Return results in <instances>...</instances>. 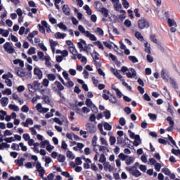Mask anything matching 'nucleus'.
Listing matches in <instances>:
<instances>
[{
  "label": "nucleus",
  "mask_w": 180,
  "mask_h": 180,
  "mask_svg": "<svg viewBox=\"0 0 180 180\" xmlns=\"http://www.w3.org/2000/svg\"><path fill=\"white\" fill-rule=\"evenodd\" d=\"M138 27L140 30L148 29L150 27V22L146 18H142L138 20Z\"/></svg>",
  "instance_id": "obj_2"
},
{
  "label": "nucleus",
  "mask_w": 180,
  "mask_h": 180,
  "mask_svg": "<svg viewBox=\"0 0 180 180\" xmlns=\"http://www.w3.org/2000/svg\"><path fill=\"white\" fill-rule=\"evenodd\" d=\"M78 30L79 31L82 33L84 35H86V31L85 30V28L82 25H79L78 26Z\"/></svg>",
  "instance_id": "obj_36"
},
{
  "label": "nucleus",
  "mask_w": 180,
  "mask_h": 180,
  "mask_svg": "<svg viewBox=\"0 0 180 180\" xmlns=\"http://www.w3.org/2000/svg\"><path fill=\"white\" fill-rule=\"evenodd\" d=\"M4 141H6V143H12L15 141V138L12 136L10 138H6L4 139Z\"/></svg>",
  "instance_id": "obj_58"
},
{
  "label": "nucleus",
  "mask_w": 180,
  "mask_h": 180,
  "mask_svg": "<svg viewBox=\"0 0 180 180\" xmlns=\"http://www.w3.org/2000/svg\"><path fill=\"white\" fill-rule=\"evenodd\" d=\"M55 84H56L58 89H59V91H64V86H63V84H61V83L56 81V82H55Z\"/></svg>",
  "instance_id": "obj_33"
},
{
  "label": "nucleus",
  "mask_w": 180,
  "mask_h": 180,
  "mask_svg": "<svg viewBox=\"0 0 180 180\" xmlns=\"http://www.w3.org/2000/svg\"><path fill=\"white\" fill-rule=\"evenodd\" d=\"M8 108L11 109V110H14V112H19V107L16 105L10 104Z\"/></svg>",
  "instance_id": "obj_24"
},
{
  "label": "nucleus",
  "mask_w": 180,
  "mask_h": 180,
  "mask_svg": "<svg viewBox=\"0 0 180 180\" xmlns=\"http://www.w3.org/2000/svg\"><path fill=\"white\" fill-rule=\"evenodd\" d=\"M134 157L133 156H128L127 158V160H125V163L127 164V165H131V164H133L134 162Z\"/></svg>",
  "instance_id": "obj_14"
},
{
  "label": "nucleus",
  "mask_w": 180,
  "mask_h": 180,
  "mask_svg": "<svg viewBox=\"0 0 180 180\" xmlns=\"http://www.w3.org/2000/svg\"><path fill=\"white\" fill-rule=\"evenodd\" d=\"M67 34L61 33V32H56L55 34L56 39H64Z\"/></svg>",
  "instance_id": "obj_25"
},
{
  "label": "nucleus",
  "mask_w": 180,
  "mask_h": 180,
  "mask_svg": "<svg viewBox=\"0 0 180 180\" xmlns=\"http://www.w3.org/2000/svg\"><path fill=\"white\" fill-rule=\"evenodd\" d=\"M0 34H2V36H4V37H8V36H9V31L1 28L0 29Z\"/></svg>",
  "instance_id": "obj_21"
},
{
  "label": "nucleus",
  "mask_w": 180,
  "mask_h": 180,
  "mask_svg": "<svg viewBox=\"0 0 180 180\" xmlns=\"http://www.w3.org/2000/svg\"><path fill=\"white\" fill-rule=\"evenodd\" d=\"M21 111L27 113L29 112V107H27L26 105H23L21 108Z\"/></svg>",
  "instance_id": "obj_55"
},
{
  "label": "nucleus",
  "mask_w": 180,
  "mask_h": 180,
  "mask_svg": "<svg viewBox=\"0 0 180 180\" xmlns=\"http://www.w3.org/2000/svg\"><path fill=\"white\" fill-rule=\"evenodd\" d=\"M41 148H44L46 146H49L50 144V142H49L48 140H45L44 141H41L40 143Z\"/></svg>",
  "instance_id": "obj_34"
},
{
  "label": "nucleus",
  "mask_w": 180,
  "mask_h": 180,
  "mask_svg": "<svg viewBox=\"0 0 180 180\" xmlns=\"http://www.w3.org/2000/svg\"><path fill=\"white\" fill-rule=\"evenodd\" d=\"M167 120L169 122L170 126H174V124H175L174 120H172V117H171L170 116L167 117Z\"/></svg>",
  "instance_id": "obj_48"
},
{
  "label": "nucleus",
  "mask_w": 180,
  "mask_h": 180,
  "mask_svg": "<svg viewBox=\"0 0 180 180\" xmlns=\"http://www.w3.org/2000/svg\"><path fill=\"white\" fill-rule=\"evenodd\" d=\"M33 85L34 88H37V89H41V88H43V85L40 84L38 81H34L33 82Z\"/></svg>",
  "instance_id": "obj_26"
},
{
  "label": "nucleus",
  "mask_w": 180,
  "mask_h": 180,
  "mask_svg": "<svg viewBox=\"0 0 180 180\" xmlns=\"http://www.w3.org/2000/svg\"><path fill=\"white\" fill-rule=\"evenodd\" d=\"M114 8L115 11H120V8H122V4H120V1L118 3H116L114 4Z\"/></svg>",
  "instance_id": "obj_47"
},
{
  "label": "nucleus",
  "mask_w": 180,
  "mask_h": 180,
  "mask_svg": "<svg viewBox=\"0 0 180 180\" xmlns=\"http://www.w3.org/2000/svg\"><path fill=\"white\" fill-rule=\"evenodd\" d=\"M34 75H36L38 79H41L43 78V72L39 68H35L34 69Z\"/></svg>",
  "instance_id": "obj_8"
},
{
  "label": "nucleus",
  "mask_w": 180,
  "mask_h": 180,
  "mask_svg": "<svg viewBox=\"0 0 180 180\" xmlns=\"http://www.w3.org/2000/svg\"><path fill=\"white\" fill-rule=\"evenodd\" d=\"M100 12H101V13H103V16L105 18H108L109 16V10H108L106 8H102Z\"/></svg>",
  "instance_id": "obj_20"
},
{
  "label": "nucleus",
  "mask_w": 180,
  "mask_h": 180,
  "mask_svg": "<svg viewBox=\"0 0 180 180\" xmlns=\"http://www.w3.org/2000/svg\"><path fill=\"white\" fill-rule=\"evenodd\" d=\"M15 72H16L17 75L21 78H23V77H26V75H27V73H26V72H25L22 68H15Z\"/></svg>",
  "instance_id": "obj_7"
},
{
  "label": "nucleus",
  "mask_w": 180,
  "mask_h": 180,
  "mask_svg": "<svg viewBox=\"0 0 180 180\" xmlns=\"http://www.w3.org/2000/svg\"><path fill=\"white\" fill-rule=\"evenodd\" d=\"M67 147H68V145H67V143H65V141H63L61 144V148L63 150H67Z\"/></svg>",
  "instance_id": "obj_62"
},
{
  "label": "nucleus",
  "mask_w": 180,
  "mask_h": 180,
  "mask_svg": "<svg viewBox=\"0 0 180 180\" xmlns=\"http://www.w3.org/2000/svg\"><path fill=\"white\" fill-rule=\"evenodd\" d=\"M90 108L94 113H98V108L94 104Z\"/></svg>",
  "instance_id": "obj_63"
},
{
  "label": "nucleus",
  "mask_w": 180,
  "mask_h": 180,
  "mask_svg": "<svg viewBox=\"0 0 180 180\" xmlns=\"http://www.w3.org/2000/svg\"><path fill=\"white\" fill-rule=\"evenodd\" d=\"M25 161V158H21L20 160H15V162H16V164L19 166V167H22V165H23V162Z\"/></svg>",
  "instance_id": "obj_31"
},
{
  "label": "nucleus",
  "mask_w": 180,
  "mask_h": 180,
  "mask_svg": "<svg viewBox=\"0 0 180 180\" xmlns=\"http://www.w3.org/2000/svg\"><path fill=\"white\" fill-rule=\"evenodd\" d=\"M126 75L128 77V78H133L136 75V70L133 68H131L129 72L126 73Z\"/></svg>",
  "instance_id": "obj_10"
},
{
  "label": "nucleus",
  "mask_w": 180,
  "mask_h": 180,
  "mask_svg": "<svg viewBox=\"0 0 180 180\" xmlns=\"http://www.w3.org/2000/svg\"><path fill=\"white\" fill-rule=\"evenodd\" d=\"M0 103L3 108L8 106L9 103V98L8 97H3L0 99Z\"/></svg>",
  "instance_id": "obj_9"
},
{
  "label": "nucleus",
  "mask_w": 180,
  "mask_h": 180,
  "mask_svg": "<svg viewBox=\"0 0 180 180\" xmlns=\"http://www.w3.org/2000/svg\"><path fill=\"white\" fill-rule=\"evenodd\" d=\"M11 149L16 150V151H20V148H19V144L18 145L17 143H12Z\"/></svg>",
  "instance_id": "obj_38"
},
{
  "label": "nucleus",
  "mask_w": 180,
  "mask_h": 180,
  "mask_svg": "<svg viewBox=\"0 0 180 180\" xmlns=\"http://www.w3.org/2000/svg\"><path fill=\"white\" fill-rule=\"evenodd\" d=\"M37 56L39 58V60H41V61H44V53L41 51H39L37 53Z\"/></svg>",
  "instance_id": "obj_44"
},
{
  "label": "nucleus",
  "mask_w": 180,
  "mask_h": 180,
  "mask_svg": "<svg viewBox=\"0 0 180 180\" xmlns=\"http://www.w3.org/2000/svg\"><path fill=\"white\" fill-rule=\"evenodd\" d=\"M62 11L63 13H65V15H67V16H70V15H71V10L68 8V6L67 5H63Z\"/></svg>",
  "instance_id": "obj_11"
},
{
  "label": "nucleus",
  "mask_w": 180,
  "mask_h": 180,
  "mask_svg": "<svg viewBox=\"0 0 180 180\" xmlns=\"http://www.w3.org/2000/svg\"><path fill=\"white\" fill-rule=\"evenodd\" d=\"M36 168L38 172H39V176H41V178H43V176H44V174H46V170H44V168L41 167V164L39 162H37Z\"/></svg>",
  "instance_id": "obj_6"
},
{
  "label": "nucleus",
  "mask_w": 180,
  "mask_h": 180,
  "mask_svg": "<svg viewBox=\"0 0 180 180\" xmlns=\"http://www.w3.org/2000/svg\"><path fill=\"white\" fill-rule=\"evenodd\" d=\"M128 58H129V60H130V61H132L134 63H139V59H137V58H136V56H130L128 57Z\"/></svg>",
  "instance_id": "obj_45"
},
{
  "label": "nucleus",
  "mask_w": 180,
  "mask_h": 180,
  "mask_svg": "<svg viewBox=\"0 0 180 180\" xmlns=\"http://www.w3.org/2000/svg\"><path fill=\"white\" fill-rule=\"evenodd\" d=\"M148 116L150 117V120H157V115L149 113Z\"/></svg>",
  "instance_id": "obj_49"
},
{
  "label": "nucleus",
  "mask_w": 180,
  "mask_h": 180,
  "mask_svg": "<svg viewBox=\"0 0 180 180\" xmlns=\"http://www.w3.org/2000/svg\"><path fill=\"white\" fill-rule=\"evenodd\" d=\"M172 153L174 154V155H180V150L172 149Z\"/></svg>",
  "instance_id": "obj_64"
},
{
  "label": "nucleus",
  "mask_w": 180,
  "mask_h": 180,
  "mask_svg": "<svg viewBox=\"0 0 180 180\" xmlns=\"http://www.w3.org/2000/svg\"><path fill=\"white\" fill-rule=\"evenodd\" d=\"M77 46L80 51H82V49H84V46H86V41H85V40L82 39H80L79 42L77 43Z\"/></svg>",
  "instance_id": "obj_12"
},
{
  "label": "nucleus",
  "mask_w": 180,
  "mask_h": 180,
  "mask_svg": "<svg viewBox=\"0 0 180 180\" xmlns=\"http://www.w3.org/2000/svg\"><path fill=\"white\" fill-rule=\"evenodd\" d=\"M109 141H110V146H115V144L116 143V137L113 136H110Z\"/></svg>",
  "instance_id": "obj_29"
},
{
  "label": "nucleus",
  "mask_w": 180,
  "mask_h": 180,
  "mask_svg": "<svg viewBox=\"0 0 180 180\" xmlns=\"http://www.w3.org/2000/svg\"><path fill=\"white\" fill-rule=\"evenodd\" d=\"M96 46H98V49L103 50V44H102V42L100 41H97L96 42L94 43Z\"/></svg>",
  "instance_id": "obj_51"
},
{
  "label": "nucleus",
  "mask_w": 180,
  "mask_h": 180,
  "mask_svg": "<svg viewBox=\"0 0 180 180\" xmlns=\"http://www.w3.org/2000/svg\"><path fill=\"white\" fill-rule=\"evenodd\" d=\"M95 4H96V11H98V12L102 11V9H103L104 8L103 5H102V3H101L100 1H96Z\"/></svg>",
  "instance_id": "obj_17"
},
{
  "label": "nucleus",
  "mask_w": 180,
  "mask_h": 180,
  "mask_svg": "<svg viewBox=\"0 0 180 180\" xmlns=\"http://www.w3.org/2000/svg\"><path fill=\"white\" fill-rule=\"evenodd\" d=\"M69 51L73 54V56H77L78 54V51L74 46L69 47Z\"/></svg>",
  "instance_id": "obj_27"
},
{
  "label": "nucleus",
  "mask_w": 180,
  "mask_h": 180,
  "mask_svg": "<svg viewBox=\"0 0 180 180\" xmlns=\"http://www.w3.org/2000/svg\"><path fill=\"white\" fill-rule=\"evenodd\" d=\"M42 99L45 103H50V97L48 96H43Z\"/></svg>",
  "instance_id": "obj_57"
},
{
  "label": "nucleus",
  "mask_w": 180,
  "mask_h": 180,
  "mask_svg": "<svg viewBox=\"0 0 180 180\" xmlns=\"http://www.w3.org/2000/svg\"><path fill=\"white\" fill-rule=\"evenodd\" d=\"M111 71H112V72H113L114 75H115V77H117V78H118V79H122V78H123V76H122V75H120V73H119L118 70H115V68H112Z\"/></svg>",
  "instance_id": "obj_13"
},
{
  "label": "nucleus",
  "mask_w": 180,
  "mask_h": 180,
  "mask_svg": "<svg viewBox=\"0 0 180 180\" xmlns=\"http://www.w3.org/2000/svg\"><path fill=\"white\" fill-rule=\"evenodd\" d=\"M169 82L174 88H175L176 89H178V84H176V82L175 81V79L170 78Z\"/></svg>",
  "instance_id": "obj_32"
},
{
  "label": "nucleus",
  "mask_w": 180,
  "mask_h": 180,
  "mask_svg": "<svg viewBox=\"0 0 180 180\" xmlns=\"http://www.w3.org/2000/svg\"><path fill=\"white\" fill-rule=\"evenodd\" d=\"M129 157V155H126L124 153H121L119 155L118 158L120 160H122V161H126L127 158Z\"/></svg>",
  "instance_id": "obj_37"
},
{
  "label": "nucleus",
  "mask_w": 180,
  "mask_h": 180,
  "mask_svg": "<svg viewBox=\"0 0 180 180\" xmlns=\"http://www.w3.org/2000/svg\"><path fill=\"white\" fill-rule=\"evenodd\" d=\"M122 5L125 9H128L129 6H130V4H129L127 0H122Z\"/></svg>",
  "instance_id": "obj_40"
},
{
  "label": "nucleus",
  "mask_w": 180,
  "mask_h": 180,
  "mask_svg": "<svg viewBox=\"0 0 180 180\" xmlns=\"http://www.w3.org/2000/svg\"><path fill=\"white\" fill-rule=\"evenodd\" d=\"M58 26L60 29H62L63 30H67V26L63 22H60L59 24H58Z\"/></svg>",
  "instance_id": "obj_52"
},
{
  "label": "nucleus",
  "mask_w": 180,
  "mask_h": 180,
  "mask_svg": "<svg viewBox=\"0 0 180 180\" xmlns=\"http://www.w3.org/2000/svg\"><path fill=\"white\" fill-rule=\"evenodd\" d=\"M27 54H29V56H32V54H36V48L34 47L30 48L27 51Z\"/></svg>",
  "instance_id": "obj_35"
},
{
  "label": "nucleus",
  "mask_w": 180,
  "mask_h": 180,
  "mask_svg": "<svg viewBox=\"0 0 180 180\" xmlns=\"http://www.w3.org/2000/svg\"><path fill=\"white\" fill-rule=\"evenodd\" d=\"M86 129L89 133L94 134L96 132V126H95V124H94L93 123H86Z\"/></svg>",
  "instance_id": "obj_5"
},
{
  "label": "nucleus",
  "mask_w": 180,
  "mask_h": 180,
  "mask_svg": "<svg viewBox=\"0 0 180 180\" xmlns=\"http://www.w3.org/2000/svg\"><path fill=\"white\" fill-rule=\"evenodd\" d=\"M103 127L105 130H108V131H110V130H112V125H110V124L108 122L103 123Z\"/></svg>",
  "instance_id": "obj_28"
},
{
  "label": "nucleus",
  "mask_w": 180,
  "mask_h": 180,
  "mask_svg": "<svg viewBox=\"0 0 180 180\" xmlns=\"http://www.w3.org/2000/svg\"><path fill=\"white\" fill-rule=\"evenodd\" d=\"M104 116L105 119H110V111L106 110L104 112Z\"/></svg>",
  "instance_id": "obj_60"
},
{
  "label": "nucleus",
  "mask_w": 180,
  "mask_h": 180,
  "mask_svg": "<svg viewBox=\"0 0 180 180\" xmlns=\"http://www.w3.org/2000/svg\"><path fill=\"white\" fill-rule=\"evenodd\" d=\"M45 60V65H46V67H49V68L51 67V58H50V56H44V59Z\"/></svg>",
  "instance_id": "obj_15"
},
{
  "label": "nucleus",
  "mask_w": 180,
  "mask_h": 180,
  "mask_svg": "<svg viewBox=\"0 0 180 180\" xmlns=\"http://www.w3.org/2000/svg\"><path fill=\"white\" fill-rule=\"evenodd\" d=\"M22 138L24 139L25 141H29L30 139V136L29 134H24L22 135Z\"/></svg>",
  "instance_id": "obj_59"
},
{
  "label": "nucleus",
  "mask_w": 180,
  "mask_h": 180,
  "mask_svg": "<svg viewBox=\"0 0 180 180\" xmlns=\"http://www.w3.org/2000/svg\"><path fill=\"white\" fill-rule=\"evenodd\" d=\"M165 13L167 18V23L168 26L170 27V31L172 32V33H175L176 32V27L178 26V25H176V22H175L174 19H171L169 18V17H168L167 12H165Z\"/></svg>",
  "instance_id": "obj_1"
},
{
  "label": "nucleus",
  "mask_w": 180,
  "mask_h": 180,
  "mask_svg": "<svg viewBox=\"0 0 180 180\" xmlns=\"http://www.w3.org/2000/svg\"><path fill=\"white\" fill-rule=\"evenodd\" d=\"M49 82H50L49 81V79H44L43 80V82H42V86H46V87L49 86Z\"/></svg>",
  "instance_id": "obj_61"
},
{
  "label": "nucleus",
  "mask_w": 180,
  "mask_h": 180,
  "mask_svg": "<svg viewBox=\"0 0 180 180\" xmlns=\"http://www.w3.org/2000/svg\"><path fill=\"white\" fill-rule=\"evenodd\" d=\"M143 99L145 101H147V102H150L151 101V97H150V96L148 95V94L146 93L143 95Z\"/></svg>",
  "instance_id": "obj_53"
},
{
  "label": "nucleus",
  "mask_w": 180,
  "mask_h": 180,
  "mask_svg": "<svg viewBox=\"0 0 180 180\" xmlns=\"http://www.w3.org/2000/svg\"><path fill=\"white\" fill-rule=\"evenodd\" d=\"M126 169H127V171H129L130 174L133 175V176H136V178H138V176H141V172L136 169V166H133L131 167H126Z\"/></svg>",
  "instance_id": "obj_3"
},
{
  "label": "nucleus",
  "mask_w": 180,
  "mask_h": 180,
  "mask_svg": "<svg viewBox=\"0 0 180 180\" xmlns=\"http://www.w3.org/2000/svg\"><path fill=\"white\" fill-rule=\"evenodd\" d=\"M162 172H163L165 175H170L171 171L168 168L162 169Z\"/></svg>",
  "instance_id": "obj_46"
},
{
  "label": "nucleus",
  "mask_w": 180,
  "mask_h": 180,
  "mask_svg": "<svg viewBox=\"0 0 180 180\" xmlns=\"http://www.w3.org/2000/svg\"><path fill=\"white\" fill-rule=\"evenodd\" d=\"M86 105L88 106V108H91L94 105V103H92L91 98H86Z\"/></svg>",
  "instance_id": "obj_41"
},
{
  "label": "nucleus",
  "mask_w": 180,
  "mask_h": 180,
  "mask_svg": "<svg viewBox=\"0 0 180 180\" xmlns=\"http://www.w3.org/2000/svg\"><path fill=\"white\" fill-rule=\"evenodd\" d=\"M4 49L8 54H13L15 53V49L12 46V44L9 42H6L4 45Z\"/></svg>",
  "instance_id": "obj_4"
},
{
  "label": "nucleus",
  "mask_w": 180,
  "mask_h": 180,
  "mask_svg": "<svg viewBox=\"0 0 180 180\" xmlns=\"http://www.w3.org/2000/svg\"><path fill=\"white\" fill-rule=\"evenodd\" d=\"M66 157L68 158H69V160H74V158H75V155H74V153H72L71 152V150L68 149V151L66 153Z\"/></svg>",
  "instance_id": "obj_19"
},
{
  "label": "nucleus",
  "mask_w": 180,
  "mask_h": 180,
  "mask_svg": "<svg viewBox=\"0 0 180 180\" xmlns=\"http://www.w3.org/2000/svg\"><path fill=\"white\" fill-rule=\"evenodd\" d=\"M3 95H12V90L11 89H6L3 91Z\"/></svg>",
  "instance_id": "obj_50"
},
{
  "label": "nucleus",
  "mask_w": 180,
  "mask_h": 180,
  "mask_svg": "<svg viewBox=\"0 0 180 180\" xmlns=\"http://www.w3.org/2000/svg\"><path fill=\"white\" fill-rule=\"evenodd\" d=\"M86 37H89L90 40H92V41H96V37H95V35L89 32V31H86Z\"/></svg>",
  "instance_id": "obj_16"
},
{
  "label": "nucleus",
  "mask_w": 180,
  "mask_h": 180,
  "mask_svg": "<svg viewBox=\"0 0 180 180\" xmlns=\"http://www.w3.org/2000/svg\"><path fill=\"white\" fill-rule=\"evenodd\" d=\"M19 147H20L21 150L22 151H27V146H25V144L22 142H20L19 144H18Z\"/></svg>",
  "instance_id": "obj_39"
},
{
  "label": "nucleus",
  "mask_w": 180,
  "mask_h": 180,
  "mask_svg": "<svg viewBox=\"0 0 180 180\" xmlns=\"http://www.w3.org/2000/svg\"><path fill=\"white\" fill-rule=\"evenodd\" d=\"M104 169L105 171H109V172H112L113 171V166L110 165L109 163H104Z\"/></svg>",
  "instance_id": "obj_18"
},
{
  "label": "nucleus",
  "mask_w": 180,
  "mask_h": 180,
  "mask_svg": "<svg viewBox=\"0 0 180 180\" xmlns=\"http://www.w3.org/2000/svg\"><path fill=\"white\" fill-rule=\"evenodd\" d=\"M27 88H28L30 92H34V91H36L34 85H33L32 84H28Z\"/></svg>",
  "instance_id": "obj_42"
},
{
  "label": "nucleus",
  "mask_w": 180,
  "mask_h": 180,
  "mask_svg": "<svg viewBox=\"0 0 180 180\" xmlns=\"http://www.w3.org/2000/svg\"><path fill=\"white\" fill-rule=\"evenodd\" d=\"M135 37H136V39H138V40H140L141 41H143V40H144V37L139 31L136 32Z\"/></svg>",
  "instance_id": "obj_23"
},
{
  "label": "nucleus",
  "mask_w": 180,
  "mask_h": 180,
  "mask_svg": "<svg viewBox=\"0 0 180 180\" xmlns=\"http://www.w3.org/2000/svg\"><path fill=\"white\" fill-rule=\"evenodd\" d=\"M58 162H65V155L60 154L58 157Z\"/></svg>",
  "instance_id": "obj_30"
},
{
  "label": "nucleus",
  "mask_w": 180,
  "mask_h": 180,
  "mask_svg": "<svg viewBox=\"0 0 180 180\" xmlns=\"http://www.w3.org/2000/svg\"><path fill=\"white\" fill-rule=\"evenodd\" d=\"M109 101L111 103H113L115 105H120V103L117 101V98H116V96H113V97L110 98Z\"/></svg>",
  "instance_id": "obj_22"
},
{
  "label": "nucleus",
  "mask_w": 180,
  "mask_h": 180,
  "mask_svg": "<svg viewBox=\"0 0 180 180\" xmlns=\"http://www.w3.org/2000/svg\"><path fill=\"white\" fill-rule=\"evenodd\" d=\"M53 161L52 159H51V158H45V167H49V165L50 164V162H51Z\"/></svg>",
  "instance_id": "obj_54"
},
{
  "label": "nucleus",
  "mask_w": 180,
  "mask_h": 180,
  "mask_svg": "<svg viewBox=\"0 0 180 180\" xmlns=\"http://www.w3.org/2000/svg\"><path fill=\"white\" fill-rule=\"evenodd\" d=\"M48 79H49V81H55V79H56V75H53V74L48 75Z\"/></svg>",
  "instance_id": "obj_56"
},
{
  "label": "nucleus",
  "mask_w": 180,
  "mask_h": 180,
  "mask_svg": "<svg viewBox=\"0 0 180 180\" xmlns=\"http://www.w3.org/2000/svg\"><path fill=\"white\" fill-rule=\"evenodd\" d=\"M100 141H101L102 146H108V141H106V139H105V138L101 137L100 138Z\"/></svg>",
  "instance_id": "obj_43"
}]
</instances>
